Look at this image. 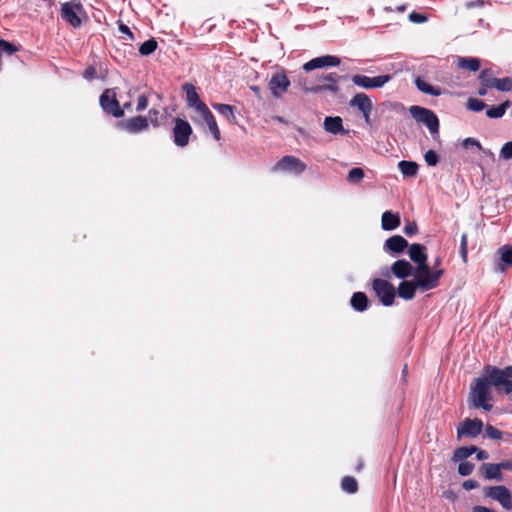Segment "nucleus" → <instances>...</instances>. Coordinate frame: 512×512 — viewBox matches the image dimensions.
Masks as SVG:
<instances>
[{
    "label": "nucleus",
    "instance_id": "1",
    "mask_svg": "<svg viewBox=\"0 0 512 512\" xmlns=\"http://www.w3.org/2000/svg\"><path fill=\"white\" fill-rule=\"evenodd\" d=\"M491 386L503 390L506 394L512 393V365L503 369L487 365L483 370V377L477 378L471 386L469 405L491 411Z\"/></svg>",
    "mask_w": 512,
    "mask_h": 512
},
{
    "label": "nucleus",
    "instance_id": "2",
    "mask_svg": "<svg viewBox=\"0 0 512 512\" xmlns=\"http://www.w3.org/2000/svg\"><path fill=\"white\" fill-rule=\"evenodd\" d=\"M442 269L436 270L431 275H419L414 281H402L398 286V295L404 300H411L414 298L416 289L428 291L436 288L439 285V280L443 275Z\"/></svg>",
    "mask_w": 512,
    "mask_h": 512
},
{
    "label": "nucleus",
    "instance_id": "3",
    "mask_svg": "<svg viewBox=\"0 0 512 512\" xmlns=\"http://www.w3.org/2000/svg\"><path fill=\"white\" fill-rule=\"evenodd\" d=\"M409 113L418 123L424 124L431 134L439 132V119L432 110L413 105L410 106Z\"/></svg>",
    "mask_w": 512,
    "mask_h": 512
},
{
    "label": "nucleus",
    "instance_id": "4",
    "mask_svg": "<svg viewBox=\"0 0 512 512\" xmlns=\"http://www.w3.org/2000/svg\"><path fill=\"white\" fill-rule=\"evenodd\" d=\"M409 257L411 261H413L417 265L416 272L419 275H431L433 272L431 271L428 263H427V253L424 245L419 243H414L409 246L408 250Z\"/></svg>",
    "mask_w": 512,
    "mask_h": 512
},
{
    "label": "nucleus",
    "instance_id": "5",
    "mask_svg": "<svg viewBox=\"0 0 512 512\" xmlns=\"http://www.w3.org/2000/svg\"><path fill=\"white\" fill-rule=\"evenodd\" d=\"M82 12L83 6L79 0H71L61 5L62 19L74 28H78L81 26L82 21L79 17V13Z\"/></svg>",
    "mask_w": 512,
    "mask_h": 512
},
{
    "label": "nucleus",
    "instance_id": "6",
    "mask_svg": "<svg viewBox=\"0 0 512 512\" xmlns=\"http://www.w3.org/2000/svg\"><path fill=\"white\" fill-rule=\"evenodd\" d=\"M372 288L384 306H391L395 299V288L387 280L376 278L372 282Z\"/></svg>",
    "mask_w": 512,
    "mask_h": 512
},
{
    "label": "nucleus",
    "instance_id": "7",
    "mask_svg": "<svg viewBox=\"0 0 512 512\" xmlns=\"http://www.w3.org/2000/svg\"><path fill=\"white\" fill-rule=\"evenodd\" d=\"M291 83L284 70H278L272 74L268 87L274 98H281L290 87Z\"/></svg>",
    "mask_w": 512,
    "mask_h": 512
},
{
    "label": "nucleus",
    "instance_id": "8",
    "mask_svg": "<svg viewBox=\"0 0 512 512\" xmlns=\"http://www.w3.org/2000/svg\"><path fill=\"white\" fill-rule=\"evenodd\" d=\"M100 106L108 114L116 118L124 115V111L120 108L119 102L116 99V92L114 89H106L100 96Z\"/></svg>",
    "mask_w": 512,
    "mask_h": 512
},
{
    "label": "nucleus",
    "instance_id": "9",
    "mask_svg": "<svg viewBox=\"0 0 512 512\" xmlns=\"http://www.w3.org/2000/svg\"><path fill=\"white\" fill-rule=\"evenodd\" d=\"M306 164L299 158L291 155L281 158L273 167V171H283L300 175L306 170Z\"/></svg>",
    "mask_w": 512,
    "mask_h": 512
},
{
    "label": "nucleus",
    "instance_id": "10",
    "mask_svg": "<svg viewBox=\"0 0 512 512\" xmlns=\"http://www.w3.org/2000/svg\"><path fill=\"white\" fill-rule=\"evenodd\" d=\"M319 81L324 82L314 86H304L303 91L306 93H319L323 91H329L336 94L339 91L338 81L339 76L336 73H329L319 78Z\"/></svg>",
    "mask_w": 512,
    "mask_h": 512
},
{
    "label": "nucleus",
    "instance_id": "11",
    "mask_svg": "<svg viewBox=\"0 0 512 512\" xmlns=\"http://www.w3.org/2000/svg\"><path fill=\"white\" fill-rule=\"evenodd\" d=\"M485 496L496 500L507 511L512 509V496L506 486H491L485 489Z\"/></svg>",
    "mask_w": 512,
    "mask_h": 512
},
{
    "label": "nucleus",
    "instance_id": "12",
    "mask_svg": "<svg viewBox=\"0 0 512 512\" xmlns=\"http://www.w3.org/2000/svg\"><path fill=\"white\" fill-rule=\"evenodd\" d=\"M391 75H379L376 77H368L362 74L352 76L351 80L354 85L363 89L381 88L391 80Z\"/></svg>",
    "mask_w": 512,
    "mask_h": 512
},
{
    "label": "nucleus",
    "instance_id": "13",
    "mask_svg": "<svg viewBox=\"0 0 512 512\" xmlns=\"http://www.w3.org/2000/svg\"><path fill=\"white\" fill-rule=\"evenodd\" d=\"M483 429L482 420L475 418H465L457 428V438L461 439L463 437L475 438L477 437Z\"/></svg>",
    "mask_w": 512,
    "mask_h": 512
},
{
    "label": "nucleus",
    "instance_id": "14",
    "mask_svg": "<svg viewBox=\"0 0 512 512\" xmlns=\"http://www.w3.org/2000/svg\"><path fill=\"white\" fill-rule=\"evenodd\" d=\"M173 128V140L178 147H185L189 143V137L192 134L190 124L181 118L175 119Z\"/></svg>",
    "mask_w": 512,
    "mask_h": 512
},
{
    "label": "nucleus",
    "instance_id": "15",
    "mask_svg": "<svg viewBox=\"0 0 512 512\" xmlns=\"http://www.w3.org/2000/svg\"><path fill=\"white\" fill-rule=\"evenodd\" d=\"M340 63V58L332 55H324L311 59L310 61L306 62L302 68L305 72H310L314 69H319L323 67L338 66L340 65Z\"/></svg>",
    "mask_w": 512,
    "mask_h": 512
},
{
    "label": "nucleus",
    "instance_id": "16",
    "mask_svg": "<svg viewBox=\"0 0 512 512\" xmlns=\"http://www.w3.org/2000/svg\"><path fill=\"white\" fill-rule=\"evenodd\" d=\"M118 126L131 134H136L147 130L149 122L146 117L135 116L119 122Z\"/></svg>",
    "mask_w": 512,
    "mask_h": 512
},
{
    "label": "nucleus",
    "instance_id": "17",
    "mask_svg": "<svg viewBox=\"0 0 512 512\" xmlns=\"http://www.w3.org/2000/svg\"><path fill=\"white\" fill-rule=\"evenodd\" d=\"M391 272L399 279H405L415 274L413 266L405 259L395 261L391 266Z\"/></svg>",
    "mask_w": 512,
    "mask_h": 512
},
{
    "label": "nucleus",
    "instance_id": "18",
    "mask_svg": "<svg viewBox=\"0 0 512 512\" xmlns=\"http://www.w3.org/2000/svg\"><path fill=\"white\" fill-rule=\"evenodd\" d=\"M409 246L407 240L400 235H394L388 238L384 244V250L391 253L400 254Z\"/></svg>",
    "mask_w": 512,
    "mask_h": 512
},
{
    "label": "nucleus",
    "instance_id": "19",
    "mask_svg": "<svg viewBox=\"0 0 512 512\" xmlns=\"http://www.w3.org/2000/svg\"><path fill=\"white\" fill-rule=\"evenodd\" d=\"M323 127L326 132L331 133L333 135H343L347 133V131L343 127L342 118L339 116H327L324 119Z\"/></svg>",
    "mask_w": 512,
    "mask_h": 512
},
{
    "label": "nucleus",
    "instance_id": "20",
    "mask_svg": "<svg viewBox=\"0 0 512 512\" xmlns=\"http://www.w3.org/2000/svg\"><path fill=\"white\" fill-rule=\"evenodd\" d=\"M350 107L357 108L360 112H371L373 103L365 93H357L350 101Z\"/></svg>",
    "mask_w": 512,
    "mask_h": 512
},
{
    "label": "nucleus",
    "instance_id": "21",
    "mask_svg": "<svg viewBox=\"0 0 512 512\" xmlns=\"http://www.w3.org/2000/svg\"><path fill=\"white\" fill-rule=\"evenodd\" d=\"M481 474L489 480L502 481L503 474L498 463H484L480 467Z\"/></svg>",
    "mask_w": 512,
    "mask_h": 512
},
{
    "label": "nucleus",
    "instance_id": "22",
    "mask_svg": "<svg viewBox=\"0 0 512 512\" xmlns=\"http://www.w3.org/2000/svg\"><path fill=\"white\" fill-rule=\"evenodd\" d=\"M400 225V216L397 213H393L392 211H385L382 214L381 218V226L383 230L392 231L399 227Z\"/></svg>",
    "mask_w": 512,
    "mask_h": 512
},
{
    "label": "nucleus",
    "instance_id": "23",
    "mask_svg": "<svg viewBox=\"0 0 512 512\" xmlns=\"http://www.w3.org/2000/svg\"><path fill=\"white\" fill-rule=\"evenodd\" d=\"M501 263L498 268L501 272L505 271L507 267H512V246L503 245L498 249Z\"/></svg>",
    "mask_w": 512,
    "mask_h": 512
},
{
    "label": "nucleus",
    "instance_id": "24",
    "mask_svg": "<svg viewBox=\"0 0 512 512\" xmlns=\"http://www.w3.org/2000/svg\"><path fill=\"white\" fill-rule=\"evenodd\" d=\"M182 90L185 92L186 95V103L189 108L195 107L199 102H202L200 100V97L196 91V88L191 83H185L182 86Z\"/></svg>",
    "mask_w": 512,
    "mask_h": 512
},
{
    "label": "nucleus",
    "instance_id": "25",
    "mask_svg": "<svg viewBox=\"0 0 512 512\" xmlns=\"http://www.w3.org/2000/svg\"><path fill=\"white\" fill-rule=\"evenodd\" d=\"M415 85L422 93L432 96H440L442 94L441 88L430 85L421 77L415 79Z\"/></svg>",
    "mask_w": 512,
    "mask_h": 512
},
{
    "label": "nucleus",
    "instance_id": "26",
    "mask_svg": "<svg viewBox=\"0 0 512 512\" xmlns=\"http://www.w3.org/2000/svg\"><path fill=\"white\" fill-rule=\"evenodd\" d=\"M476 451H478V447L471 445V446H465V447H459L454 450L452 461L453 462H459L464 461L471 455H473Z\"/></svg>",
    "mask_w": 512,
    "mask_h": 512
},
{
    "label": "nucleus",
    "instance_id": "27",
    "mask_svg": "<svg viewBox=\"0 0 512 512\" xmlns=\"http://www.w3.org/2000/svg\"><path fill=\"white\" fill-rule=\"evenodd\" d=\"M212 107L219 114L225 117L230 123H236V117L234 114V107L229 104L213 103Z\"/></svg>",
    "mask_w": 512,
    "mask_h": 512
},
{
    "label": "nucleus",
    "instance_id": "28",
    "mask_svg": "<svg viewBox=\"0 0 512 512\" xmlns=\"http://www.w3.org/2000/svg\"><path fill=\"white\" fill-rule=\"evenodd\" d=\"M351 306L358 312H363L368 307V298L363 292H355L351 297Z\"/></svg>",
    "mask_w": 512,
    "mask_h": 512
},
{
    "label": "nucleus",
    "instance_id": "29",
    "mask_svg": "<svg viewBox=\"0 0 512 512\" xmlns=\"http://www.w3.org/2000/svg\"><path fill=\"white\" fill-rule=\"evenodd\" d=\"M398 168L403 176L414 177L418 172L419 166L416 162L402 160L398 163Z\"/></svg>",
    "mask_w": 512,
    "mask_h": 512
},
{
    "label": "nucleus",
    "instance_id": "30",
    "mask_svg": "<svg viewBox=\"0 0 512 512\" xmlns=\"http://www.w3.org/2000/svg\"><path fill=\"white\" fill-rule=\"evenodd\" d=\"M509 106H510V101H505L500 105L492 106L486 110V115H487V117L492 118V119L501 118L505 114V112L509 108Z\"/></svg>",
    "mask_w": 512,
    "mask_h": 512
},
{
    "label": "nucleus",
    "instance_id": "31",
    "mask_svg": "<svg viewBox=\"0 0 512 512\" xmlns=\"http://www.w3.org/2000/svg\"><path fill=\"white\" fill-rule=\"evenodd\" d=\"M478 79L481 85L489 88H495V82L498 78L493 76L490 69H484L480 72Z\"/></svg>",
    "mask_w": 512,
    "mask_h": 512
},
{
    "label": "nucleus",
    "instance_id": "32",
    "mask_svg": "<svg viewBox=\"0 0 512 512\" xmlns=\"http://www.w3.org/2000/svg\"><path fill=\"white\" fill-rule=\"evenodd\" d=\"M459 67L469 71L476 72L480 68V60L478 58L460 57Z\"/></svg>",
    "mask_w": 512,
    "mask_h": 512
},
{
    "label": "nucleus",
    "instance_id": "33",
    "mask_svg": "<svg viewBox=\"0 0 512 512\" xmlns=\"http://www.w3.org/2000/svg\"><path fill=\"white\" fill-rule=\"evenodd\" d=\"M341 488L347 493H355L358 490L356 479L351 476H345L341 481Z\"/></svg>",
    "mask_w": 512,
    "mask_h": 512
},
{
    "label": "nucleus",
    "instance_id": "34",
    "mask_svg": "<svg viewBox=\"0 0 512 512\" xmlns=\"http://www.w3.org/2000/svg\"><path fill=\"white\" fill-rule=\"evenodd\" d=\"M157 46V41L151 38L140 45L139 53L143 56H148L157 49Z\"/></svg>",
    "mask_w": 512,
    "mask_h": 512
},
{
    "label": "nucleus",
    "instance_id": "35",
    "mask_svg": "<svg viewBox=\"0 0 512 512\" xmlns=\"http://www.w3.org/2000/svg\"><path fill=\"white\" fill-rule=\"evenodd\" d=\"M364 170L359 167L352 168L347 175V181L350 183H359L364 178Z\"/></svg>",
    "mask_w": 512,
    "mask_h": 512
},
{
    "label": "nucleus",
    "instance_id": "36",
    "mask_svg": "<svg viewBox=\"0 0 512 512\" xmlns=\"http://www.w3.org/2000/svg\"><path fill=\"white\" fill-rule=\"evenodd\" d=\"M485 437L492 440H501L503 437V432L496 427L487 424L484 428Z\"/></svg>",
    "mask_w": 512,
    "mask_h": 512
},
{
    "label": "nucleus",
    "instance_id": "37",
    "mask_svg": "<svg viewBox=\"0 0 512 512\" xmlns=\"http://www.w3.org/2000/svg\"><path fill=\"white\" fill-rule=\"evenodd\" d=\"M204 122L207 124L215 140L219 141L221 139V134L214 115L208 117Z\"/></svg>",
    "mask_w": 512,
    "mask_h": 512
},
{
    "label": "nucleus",
    "instance_id": "38",
    "mask_svg": "<svg viewBox=\"0 0 512 512\" xmlns=\"http://www.w3.org/2000/svg\"><path fill=\"white\" fill-rule=\"evenodd\" d=\"M495 89L502 91V92H508L512 90V78L510 77H504V78H498L495 82Z\"/></svg>",
    "mask_w": 512,
    "mask_h": 512
},
{
    "label": "nucleus",
    "instance_id": "39",
    "mask_svg": "<svg viewBox=\"0 0 512 512\" xmlns=\"http://www.w3.org/2000/svg\"><path fill=\"white\" fill-rule=\"evenodd\" d=\"M459 466H458V473L461 475V476H469L473 473L474 469H475V465L472 463V462H468V461H459Z\"/></svg>",
    "mask_w": 512,
    "mask_h": 512
},
{
    "label": "nucleus",
    "instance_id": "40",
    "mask_svg": "<svg viewBox=\"0 0 512 512\" xmlns=\"http://www.w3.org/2000/svg\"><path fill=\"white\" fill-rule=\"evenodd\" d=\"M466 107L471 111L480 112L486 107V105L483 101L479 99L469 98Z\"/></svg>",
    "mask_w": 512,
    "mask_h": 512
},
{
    "label": "nucleus",
    "instance_id": "41",
    "mask_svg": "<svg viewBox=\"0 0 512 512\" xmlns=\"http://www.w3.org/2000/svg\"><path fill=\"white\" fill-rule=\"evenodd\" d=\"M19 49L13 43L8 42L4 39H0V52H5L8 55H12L17 52Z\"/></svg>",
    "mask_w": 512,
    "mask_h": 512
},
{
    "label": "nucleus",
    "instance_id": "42",
    "mask_svg": "<svg viewBox=\"0 0 512 512\" xmlns=\"http://www.w3.org/2000/svg\"><path fill=\"white\" fill-rule=\"evenodd\" d=\"M193 109H195L199 113L203 121H205L208 117L213 115L203 101L199 102L195 107H193Z\"/></svg>",
    "mask_w": 512,
    "mask_h": 512
},
{
    "label": "nucleus",
    "instance_id": "43",
    "mask_svg": "<svg viewBox=\"0 0 512 512\" xmlns=\"http://www.w3.org/2000/svg\"><path fill=\"white\" fill-rule=\"evenodd\" d=\"M424 159L428 166H436L439 162V155L434 150H428L424 155Z\"/></svg>",
    "mask_w": 512,
    "mask_h": 512
},
{
    "label": "nucleus",
    "instance_id": "44",
    "mask_svg": "<svg viewBox=\"0 0 512 512\" xmlns=\"http://www.w3.org/2000/svg\"><path fill=\"white\" fill-rule=\"evenodd\" d=\"M500 157L505 160L512 158V141L506 142L502 146L500 150Z\"/></svg>",
    "mask_w": 512,
    "mask_h": 512
},
{
    "label": "nucleus",
    "instance_id": "45",
    "mask_svg": "<svg viewBox=\"0 0 512 512\" xmlns=\"http://www.w3.org/2000/svg\"><path fill=\"white\" fill-rule=\"evenodd\" d=\"M159 111L157 109H150L148 112V122H150L154 127L159 126Z\"/></svg>",
    "mask_w": 512,
    "mask_h": 512
},
{
    "label": "nucleus",
    "instance_id": "46",
    "mask_svg": "<svg viewBox=\"0 0 512 512\" xmlns=\"http://www.w3.org/2000/svg\"><path fill=\"white\" fill-rule=\"evenodd\" d=\"M463 147L468 149L470 147H476L478 150H483L482 148V145L480 144L479 141H477L476 139L474 138H471V137H468V138H465L463 140V143H462Z\"/></svg>",
    "mask_w": 512,
    "mask_h": 512
},
{
    "label": "nucleus",
    "instance_id": "47",
    "mask_svg": "<svg viewBox=\"0 0 512 512\" xmlns=\"http://www.w3.org/2000/svg\"><path fill=\"white\" fill-rule=\"evenodd\" d=\"M409 20L413 23H417V24H420V23H424L428 20L427 16L424 15V14H420V13H417V12H412L409 14Z\"/></svg>",
    "mask_w": 512,
    "mask_h": 512
},
{
    "label": "nucleus",
    "instance_id": "48",
    "mask_svg": "<svg viewBox=\"0 0 512 512\" xmlns=\"http://www.w3.org/2000/svg\"><path fill=\"white\" fill-rule=\"evenodd\" d=\"M147 106H148V99H147V97L145 95H143V94L140 95L138 97V100H137L136 110L138 112L143 111V110H145L147 108Z\"/></svg>",
    "mask_w": 512,
    "mask_h": 512
},
{
    "label": "nucleus",
    "instance_id": "49",
    "mask_svg": "<svg viewBox=\"0 0 512 512\" xmlns=\"http://www.w3.org/2000/svg\"><path fill=\"white\" fill-rule=\"evenodd\" d=\"M403 231L407 236H411V235H414L418 231V227L415 222H408L404 226Z\"/></svg>",
    "mask_w": 512,
    "mask_h": 512
},
{
    "label": "nucleus",
    "instance_id": "50",
    "mask_svg": "<svg viewBox=\"0 0 512 512\" xmlns=\"http://www.w3.org/2000/svg\"><path fill=\"white\" fill-rule=\"evenodd\" d=\"M95 75H96V69L94 66H88L85 70H84V73H83V77L86 79V80H92L95 78Z\"/></svg>",
    "mask_w": 512,
    "mask_h": 512
},
{
    "label": "nucleus",
    "instance_id": "51",
    "mask_svg": "<svg viewBox=\"0 0 512 512\" xmlns=\"http://www.w3.org/2000/svg\"><path fill=\"white\" fill-rule=\"evenodd\" d=\"M462 486L465 490L469 491L478 488L479 483L476 480L468 479L463 482Z\"/></svg>",
    "mask_w": 512,
    "mask_h": 512
},
{
    "label": "nucleus",
    "instance_id": "52",
    "mask_svg": "<svg viewBox=\"0 0 512 512\" xmlns=\"http://www.w3.org/2000/svg\"><path fill=\"white\" fill-rule=\"evenodd\" d=\"M484 3H485L484 0L468 1V2H466L465 7L467 9H472L475 7H482L484 5Z\"/></svg>",
    "mask_w": 512,
    "mask_h": 512
},
{
    "label": "nucleus",
    "instance_id": "53",
    "mask_svg": "<svg viewBox=\"0 0 512 512\" xmlns=\"http://www.w3.org/2000/svg\"><path fill=\"white\" fill-rule=\"evenodd\" d=\"M119 31L127 35L130 39H134L133 33L131 32L130 28L127 25L121 23L119 25Z\"/></svg>",
    "mask_w": 512,
    "mask_h": 512
},
{
    "label": "nucleus",
    "instance_id": "54",
    "mask_svg": "<svg viewBox=\"0 0 512 512\" xmlns=\"http://www.w3.org/2000/svg\"><path fill=\"white\" fill-rule=\"evenodd\" d=\"M499 464L500 470H512V460H504Z\"/></svg>",
    "mask_w": 512,
    "mask_h": 512
},
{
    "label": "nucleus",
    "instance_id": "55",
    "mask_svg": "<svg viewBox=\"0 0 512 512\" xmlns=\"http://www.w3.org/2000/svg\"><path fill=\"white\" fill-rule=\"evenodd\" d=\"M475 453H476V458L480 461H483V460H486L489 458V453L485 450L478 449V451H476Z\"/></svg>",
    "mask_w": 512,
    "mask_h": 512
},
{
    "label": "nucleus",
    "instance_id": "56",
    "mask_svg": "<svg viewBox=\"0 0 512 512\" xmlns=\"http://www.w3.org/2000/svg\"><path fill=\"white\" fill-rule=\"evenodd\" d=\"M472 512H495L493 509L485 507V506H474Z\"/></svg>",
    "mask_w": 512,
    "mask_h": 512
},
{
    "label": "nucleus",
    "instance_id": "57",
    "mask_svg": "<svg viewBox=\"0 0 512 512\" xmlns=\"http://www.w3.org/2000/svg\"><path fill=\"white\" fill-rule=\"evenodd\" d=\"M488 89L489 87L480 84V87L478 89V95L485 96L487 94Z\"/></svg>",
    "mask_w": 512,
    "mask_h": 512
},
{
    "label": "nucleus",
    "instance_id": "58",
    "mask_svg": "<svg viewBox=\"0 0 512 512\" xmlns=\"http://www.w3.org/2000/svg\"><path fill=\"white\" fill-rule=\"evenodd\" d=\"M460 248H467V234L463 233L461 236Z\"/></svg>",
    "mask_w": 512,
    "mask_h": 512
},
{
    "label": "nucleus",
    "instance_id": "59",
    "mask_svg": "<svg viewBox=\"0 0 512 512\" xmlns=\"http://www.w3.org/2000/svg\"><path fill=\"white\" fill-rule=\"evenodd\" d=\"M460 254L464 262L467 261V248H460Z\"/></svg>",
    "mask_w": 512,
    "mask_h": 512
},
{
    "label": "nucleus",
    "instance_id": "60",
    "mask_svg": "<svg viewBox=\"0 0 512 512\" xmlns=\"http://www.w3.org/2000/svg\"><path fill=\"white\" fill-rule=\"evenodd\" d=\"M361 113H362L366 123H369L370 122V114H371V112H361Z\"/></svg>",
    "mask_w": 512,
    "mask_h": 512
},
{
    "label": "nucleus",
    "instance_id": "61",
    "mask_svg": "<svg viewBox=\"0 0 512 512\" xmlns=\"http://www.w3.org/2000/svg\"><path fill=\"white\" fill-rule=\"evenodd\" d=\"M298 85L303 89L304 86H307L306 84V79L304 78H299L298 79Z\"/></svg>",
    "mask_w": 512,
    "mask_h": 512
},
{
    "label": "nucleus",
    "instance_id": "62",
    "mask_svg": "<svg viewBox=\"0 0 512 512\" xmlns=\"http://www.w3.org/2000/svg\"><path fill=\"white\" fill-rule=\"evenodd\" d=\"M251 90L257 95L259 96V93H260V88L258 86H252L251 87Z\"/></svg>",
    "mask_w": 512,
    "mask_h": 512
},
{
    "label": "nucleus",
    "instance_id": "63",
    "mask_svg": "<svg viewBox=\"0 0 512 512\" xmlns=\"http://www.w3.org/2000/svg\"><path fill=\"white\" fill-rule=\"evenodd\" d=\"M396 9H397V11H399V12H404V11H405V9H406V6H405V5H401V6H398Z\"/></svg>",
    "mask_w": 512,
    "mask_h": 512
},
{
    "label": "nucleus",
    "instance_id": "64",
    "mask_svg": "<svg viewBox=\"0 0 512 512\" xmlns=\"http://www.w3.org/2000/svg\"><path fill=\"white\" fill-rule=\"evenodd\" d=\"M362 467H363V463H362V462H360V463L358 464L357 470H358V471H360V470L362 469Z\"/></svg>",
    "mask_w": 512,
    "mask_h": 512
}]
</instances>
